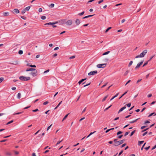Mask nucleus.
<instances>
[{
  "mask_svg": "<svg viewBox=\"0 0 156 156\" xmlns=\"http://www.w3.org/2000/svg\"><path fill=\"white\" fill-rule=\"evenodd\" d=\"M147 52V50H144L143 52L140 54V55H138L136 56L135 57V58H142L144 57V55L146 54Z\"/></svg>",
  "mask_w": 156,
  "mask_h": 156,
  "instance_id": "f257e3e1",
  "label": "nucleus"
},
{
  "mask_svg": "<svg viewBox=\"0 0 156 156\" xmlns=\"http://www.w3.org/2000/svg\"><path fill=\"white\" fill-rule=\"evenodd\" d=\"M20 79L22 81H28L30 79L29 77L21 76L19 77Z\"/></svg>",
  "mask_w": 156,
  "mask_h": 156,
  "instance_id": "f03ea898",
  "label": "nucleus"
},
{
  "mask_svg": "<svg viewBox=\"0 0 156 156\" xmlns=\"http://www.w3.org/2000/svg\"><path fill=\"white\" fill-rule=\"evenodd\" d=\"M106 64H98L97 65V67L98 68H104L105 67L106 65Z\"/></svg>",
  "mask_w": 156,
  "mask_h": 156,
  "instance_id": "7ed1b4c3",
  "label": "nucleus"
},
{
  "mask_svg": "<svg viewBox=\"0 0 156 156\" xmlns=\"http://www.w3.org/2000/svg\"><path fill=\"white\" fill-rule=\"evenodd\" d=\"M97 73V70L93 71H91L88 73V75L89 76H91L92 75H94L96 74Z\"/></svg>",
  "mask_w": 156,
  "mask_h": 156,
  "instance_id": "20e7f679",
  "label": "nucleus"
},
{
  "mask_svg": "<svg viewBox=\"0 0 156 156\" xmlns=\"http://www.w3.org/2000/svg\"><path fill=\"white\" fill-rule=\"evenodd\" d=\"M125 139H123L122 140H119L117 141V144L116 146H118V145H119L122 143H124V142L125 141Z\"/></svg>",
  "mask_w": 156,
  "mask_h": 156,
  "instance_id": "39448f33",
  "label": "nucleus"
},
{
  "mask_svg": "<svg viewBox=\"0 0 156 156\" xmlns=\"http://www.w3.org/2000/svg\"><path fill=\"white\" fill-rule=\"evenodd\" d=\"M144 60H143L142 61L138 63L135 67V69H137L139 68L140 67V66L142 64Z\"/></svg>",
  "mask_w": 156,
  "mask_h": 156,
  "instance_id": "423d86ee",
  "label": "nucleus"
},
{
  "mask_svg": "<svg viewBox=\"0 0 156 156\" xmlns=\"http://www.w3.org/2000/svg\"><path fill=\"white\" fill-rule=\"evenodd\" d=\"M37 70L34 71V72H31L30 74L33 76H35L37 75Z\"/></svg>",
  "mask_w": 156,
  "mask_h": 156,
  "instance_id": "0eeeda50",
  "label": "nucleus"
},
{
  "mask_svg": "<svg viewBox=\"0 0 156 156\" xmlns=\"http://www.w3.org/2000/svg\"><path fill=\"white\" fill-rule=\"evenodd\" d=\"M58 23V22H53V23L50 22V23H45L44 24V25H53L55 24H57Z\"/></svg>",
  "mask_w": 156,
  "mask_h": 156,
  "instance_id": "6e6552de",
  "label": "nucleus"
},
{
  "mask_svg": "<svg viewBox=\"0 0 156 156\" xmlns=\"http://www.w3.org/2000/svg\"><path fill=\"white\" fill-rule=\"evenodd\" d=\"M73 22L72 20H69L66 21V23L68 25H71L72 24Z\"/></svg>",
  "mask_w": 156,
  "mask_h": 156,
  "instance_id": "1a4fd4ad",
  "label": "nucleus"
},
{
  "mask_svg": "<svg viewBox=\"0 0 156 156\" xmlns=\"http://www.w3.org/2000/svg\"><path fill=\"white\" fill-rule=\"evenodd\" d=\"M20 12V11L19 10L16 9H15L13 10V13H19Z\"/></svg>",
  "mask_w": 156,
  "mask_h": 156,
  "instance_id": "9d476101",
  "label": "nucleus"
},
{
  "mask_svg": "<svg viewBox=\"0 0 156 156\" xmlns=\"http://www.w3.org/2000/svg\"><path fill=\"white\" fill-rule=\"evenodd\" d=\"M18 61L16 60L13 61L12 63H9L10 64L16 65L18 64Z\"/></svg>",
  "mask_w": 156,
  "mask_h": 156,
  "instance_id": "9b49d317",
  "label": "nucleus"
},
{
  "mask_svg": "<svg viewBox=\"0 0 156 156\" xmlns=\"http://www.w3.org/2000/svg\"><path fill=\"white\" fill-rule=\"evenodd\" d=\"M36 69L34 68H28L26 69V71H36Z\"/></svg>",
  "mask_w": 156,
  "mask_h": 156,
  "instance_id": "f8f14e48",
  "label": "nucleus"
},
{
  "mask_svg": "<svg viewBox=\"0 0 156 156\" xmlns=\"http://www.w3.org/2000/svg\"><path fill=\"white\" fill-rule=\"evenodd\" d=\"M126 108V106H124L122 108H121V109H120L118 112V113H119L121 112L123 110L125 109Z\"/></svg>",
  "mask_w": 156,
  "mask_h": 156,
  "instance_id": "ddd939ff",
  "label": "nucleus"
},
{
  "mask_svg": "<svg viewBox=\"0 0 156 156\" xmlns=\"http://www.w3.org/2000/svg\"><path fill=\"white\" fill-rule=\"evenodd\" d=\"M3 16H8L9 15V13L8 12H5L3 13Z\"/></svg>",
  "mask_w": 156,
  "mask_h": 156,
  "instance_id": "4468645a",
  "label": "nucleus"
},
{
  "mask_svg": "<svg viewBox=\"0 0 156 156\" xmlns=\"http://www.w3.org/2000/svg\"><path fill=\"white\" fill-rule=\"evenodd\" d=\"M75 23L77 25H79L80 23V20L78 19H77L75 21Z\"/></svg>",
  "mask_w": 156,
  "mask_h": 156,
  "instance_id": "2eb2a0df",
  "label": "nucleus"
},
{
  "mask_svg": "<svg viewBox=\"0 0 156 156\" xmlns=\"http://www.w3.org/2000/svg\"><path fill=\"white\" fill-rule=\"evenodd\" d=\"M59 22L62 24H64L66 23V20H61Z\"/></svg>",
  "mask_w": 156,
  "mask_h": 156,
  "instance_id": "dca6fc26",
  "label": "nucleus"
},
{
  "mask_svg": "<svg viewBox=\"0 0 156 156\" xmlns=\"http://www.w3.org/2000/svg\"><path fill=\"white\" fill-rule=\"evenodd\" d=\"M118 139H115L113 141L114 142L115 144H113V145L115 146H116V145H117V140Z\"/></svg>",
  "mask_w": 156,
  "mask_h": 156,
  "instance_id": "f3484780",
  "label": "nucleus"
},
{
  "mask_svg": "<svg viewBox=\"0 0 156 156\" xmlns=\"http://www.w3.org/2000/svg\"><path fill=\"white\" fill-rule=\"evenodd\" d=\"M27 66H28L30 67H31L35 68L36 67V66L35 65H30L29 64H27Z\"/></svg>",
  "mask_w": 156,
  "mask_h": 156,
  "instance_id": "a211bd4d",
  "label": "nucleus"
},
{
  "mask_svg": "<svg viewBox=\"0 0 156 156\" xmlns=\"http://www.w3.org/2000/svg\"><path fill=\"white\" fill-rule=\"evenodd\" d=\"M94 15H88V16H85V17H83V19H85V18H89V17H92V16H94Z\"/></svg>",
  "mask_w": 156,
  "mask_h": 156,
  "instance_id": "6ab92c4d",
  "label": "nucleus"
},
{
  "mask_svg": "<svg viewBox=\"0 0 156 156\" xmlns=\"http://www.w3.org/2000/svg\"><path fill=\"white\" fill-rule=\"evenodd\" d=\"M119 94V93H117L115 96H114V97H113L110 100V101H112V100H113V99H114Z\"/></svg>",
  "mask_w": 156,
  "mask_h": 156,
  "instance_id": "aec40b11",
  "label": "nucleus"
},
{
  "mask_svg": "<svg viewBox=\"0 0 156 156\" xmlns=\"http://www.w3.org/2000/svg\"><path fill=\"white\" fill-rule=\"evenodd\" d=\"M69 114V113L68 114L65 116V117L63 118V119L62 120V121H63L65 119H66V118H67V116H68Z\"/></svg>",
  "mask_w": 156,
  "mask_h": 156,
  "instance_id": "412c9836",
  "label": "nucleus"
},
{
  "mask_svg": "<svg viewBox=\"0 0 156 156\" xmlns=\"http://www.w3.org/2000/svg\"><path fill=\"white\" fill-rule=\"evenodd\" d=\"M140 118L131 121L129 122V123H133L134 122H136L138 119H139Z\"/></svg>",
  "mask_w": 156,
  "mask_h": 156,
  "instance_id": "4be33fe9",
  "label": "nucleus"
},
{
  "mask_svg": "<svg viewBox=\"0 0 156 156\" xmlns=\"http://www.w3.org/2000/svg\"><path fill=\"white\" fill-rule=\"evenodd\" d=\"M108 95H107L106 96H105L104 98L102 99V102H103L104 101H105L106 99L107 98V97H108Z\"/></svg>",
  "mask_w": 156,
  "mask_h": 156,
  "instance_id": "5701e85b",
  "label": "nucleus"
},
{
  "mask_svg": "<svg viewBox=\"0 0 156 156\" xmlns=\"http://www.w3.org/2000/svg\"><path fill=\"white\" fill-rule=\"evenodd\" d=\"M21 94L20 93H18L17 95V97L18 98L20 99L21 97Z\"/></svg>",
  "mask_w": 156,
  "mask_h": 156,
  "instance_id": "b1692460",
  "label": "nucleus"
},
{
  "mask_svg": "<svg viewBox=\"0 0 156 156\" xmlns=\"http://www.w3.org/2000/svg\"><path fill=\"white\" fill-rule=\"evenodd\" d=\"M85 12L84 11H83L82 12H81V13H79L78 14V15H79V16H82V15H83L84 13Z\"/></svg>",
  "mask_w": 156,
  "mask_h": 156,
  "instance_id": "393cba45",
  "label": "nucleus"
},
{
  "mask_svg": "<svg viewBox=\"0 0 156 156\" xmlns=\"http://www.w3.org/2000/svg\"><path fill=\"white\" fill-rule=\"evenodd\" d=\"M129 72V71L128 70H127L124 73V76H126L128 74V73Z\"/></svg>",
  "mask_w": 156,
  "mask_h": 156,
  "instance_id": "a878e982",
  "label": "nucleus"
},
{
  "mask_svg": "<svg viewBox=\"0 0 156 156\" xmlns=\"http://www.w3.org/2000/svg\"><path fill=\"white\" fill-rule=\"evenodd\" d=\"M62 101H60L59 103V104H58V105H57V106L55 108V109H57L58 107V106L60 105V104L62 103Z\"/></svg>",
  "mask_w": 156,
  "mask_h": 156,
  "instance_id": "bb28decb",
  "label": "nucleus"
},
{
  "mask_svg": "<svg viewBox=\"0 0 156 156\" xmlns=\"http://www.w3.org/2000/svg\"><path fill=\"white\" fill-rule=\"evenodd\" d=\"M30 7L29 6L26 7L24 9L26 11H28L30 8Z\"/></svg>",
  "mask_w": 156,
  "mask_h": 156,
  "instance_id": "cd10ccee",
  "label": "nucleus"
},
{
  "mask_svg": "<svg viewBox=\"0 0 156 156\" xmlns=\"http://www.w3.org/2000/svg\"><path fill=\"white\" fill-rule=\"evenodd\" d=\"M144 142V141H139L138 142V145H140L141 144H142Z\"/></svg>",
  "mask_w": 156,
  "mask_h": 156,
  "instance_id": "c85d7f7f",
  "label": "nucleus"
},
{
  "mask_svg": "<svg viewBox=\"0 0 156 156\" xmlns=\"http://www.w3.org/2000/svg\"><path fill=\"white\" fill-rule=\"evenodd\" d=\"M135 131H136V130H134V131H132L131 133V134L130 135V136H132L134 134V133H135Z\"/></svg>",
  "mask_w": 156,
  "mask_h": 156,
  "instance_id": "c756f323",
  "label": "nucleus"
},
{
  "mask_svg": "<svg viewBox=\"0 0 156 156\" xmlns=\"http://www.w3.org/2000/svg\"><path fill=\"white\" fill-rule=\"evenodd\" d=\"M133 63V62L132 61H131L128 64V67H129L132 65Z\"/></svg>",
  "mask_w": 156,
  "mask_h": 156,
  "instance_id": "7c9ffc66",
  "label": "nucleus"
},
{
  "mask_svg": "<svg viewBox=\"0 0 156 156\" xmlns=\"http://www.w3.org/2000/svg\"><path fill=\"white\" fill-rule=\"evenodd\" d=\"M112 28V27H109L106 30H105V33H107V32L108 31L110 30V29H111Z\"/></svg>",
  "mask_w": 156,
  "mask_h": 156,
  "instance_id": "2f4dec72",
  "label": "nucleus"
},
{
  "mask_svg": "<svg viewBox=\"0 0 156 156\" xmlns=\"http://www.w3.org/2000/svg\"><path fill=\"white\" fill-rule=\"evenodd\" d=\"M23 112H21L16 113H14V115H19V114H20L22 113Z\"/></svg>",
  "mask_w": 156,
  "mask_h": 156,
  "instance_id": "473e14b6",
  "label": "nucleus"
},
{
  "mask_svg": "<svg viewBox=\"0 0 156 156\" xmlns=\"http://www.w3.org/2000/svg\"><path fill=\"white\" fill-rule=\"evenodd\" d=\"M127 92V91L125 92L119 98V99H120L124 95H125Z\"/></svg>",
  "mask_w": 156,
  "mask_h": 156,
  "instance_id": "72a5a7b5",
  "label": "nucleus"
},
{
  "mask_svg": "<svg viewBox=\"0 0 156 156\" xmlns=\"http://www.w3.org/2000/svg\"><path fill=\"white\" fill-rule=\"evenodd\" d=\"M110 52V51H108L105 52L103 54V55H105L108 54Z\"/></svg>",
  "mask_w": 156,
  "mask_h": 156,
  "instance_id": "f704fd0d",
  "label": "nucleus"
},
{
  "mask_svg": "<svg viewBox=\"0 0 156 156\" xmlns=\"http://www.w3.org/2000/svg\"><path fill=\"white\" fill-rule=\"evenodd\" d=\"M154 56H155V55H153L151 57L150 59L148 61V62L150 61L152 59V58Z\"/></svg>",
  "mask_w": 156,
  "mask_h": 156,
  "instance_id": "c9c22d12",
  "label": "nucleus"
},
{
  "mask_svg": "<svg viewBox=\"0 0 156 156\" xmlns=\"http://www.w3.org/2000/svg\"><path fill=\"white\" fill-rule=\"evenodd\" d=\"M18 53L20 55H21L23 53V51L22 50H20L19 51Z\"/></svg>",
  "mask_w": 156,
  "mask_h": 156,
  "instance_id": "e433bc0d",
  "label": "nucleus"
},
{
  "mask_svg": "<svg viewBox=\"0 0 156 156\" xmlns=\"http://www.w3.org/2000/svg\"><path fill=\"white\" fill-rule=\"evenodd\" d=\"M148 62H149L148 61H147L146 62L144 63V64L143 65V67L144 66H146V65H147V64Z\"/></svg>",
  "mask_w": 156,
  "mask_h": 156,
  "instance_id": "4c0bfd02",
  "label": "nucleus"
},
{
  "mask_svg": "<svg viewBox=\"0 0 156 156\" xmlns=\"http://www.w3.org/2000/svg\"><path fill=\"white\" fill-rule=\"evenodd\" d=\"M4 80V78L3 77L0 78V83H1Z\"/></svg>",
  "mask_w": 156,
  "mask_h": 156,
  "instance_id": "58836bf2",
  "label": "nucleus"
},
{
  "mask_svg": "<svg viewBox=\"0 0 156 156\" xmlns=\"http://www.w3.org/2000/svg\"><path fill=\"white\" fill-rule=\"evenodd\" d=\"M13 122V120H11V121L7 122L6 124V125H9V124L12 123Z\"/></svg>",
  "mask_w": 156,
  "mask_h": 156,
  "instance_id": "ea45409f",
  "label": "nucleus"
},
{
  "mask_svg": "<svg viewBox=\"0 0 156 156\" xmlns=\"http://www.w3.org/2000/svg\"><path fill=\"white\" fill-rule=\"evenodd\" d=\"M131 103H129L128 104H126V105L128 107H130V106H131Z\"/></svg>",
  "mask_w": 156,
  "mask_h": 156,
  "instance_id": "a19ab883",
  "label": "nucleus"
},
{
  "mask_svg": "<svg viewBox=\"0 0 156 156\" xmlns=\"http://www.w3.org/2000/svg\"><path fill=\"white\" fill-rule=\"evenodd\" d=\"M122 132L121 131H119L117 133V135H119L120 134H122Z\"/></svg>",
  "mask_w": 156,
  "mask_h": 156,
  "instance_id": "79ce46f5",
  "label": "nucleus"
},
{
  "mask_svg": "<svg viewBox=\"0 0 156 156\" xmlns=\"http://www.w3.org/2000/svg\"><path fill=\"white\" fill-rule=\"evenodd\" d=\"M46 18V16H41V19L43 20H45V19Z\"/></svg>",
  "mask_w": 156,
  "mask_h": 156,
  "instance_id": "37998d69",
  "label": "nucleus"
},
{
  "mask_svg": "<svg viewBox=\"0 0 156 156\" xmlns=\"http://www.w3.org/2000/svg\"><path fill=\"white\" fill-rule=\"evenodd\" d=\"M129 133V132H126L124 135V136H126V135H128Z\"/></svg>",
  "mask_w": 156,
  "mask_h": 156,
  "instance_id": "c03bdc74",
  "label": "nucleus"
},
{
  "mask_svg": "<svg viewBox=\"0 0 156 156\" xmlns=\"http://www.w3.org/2000/svg\"><path fill=\"white\" fill-rule=\"evenodd\" d=\"M111 106H112V105H111L109 106L108 107L106 108L105 109L104 111H106L108 110V108H109Z\"/></svg>",
  "mask_w": 156,
  "mask_h": 156,
  "instance_id": "a18cd8bd",
  "label": "nucleus"
},
{
  "mask_svg": "<svg viewBox=\"0 0 156 156\" xmlns=\"http://www.w3.org/2000/svg\"><path fill=\"white\" fill-rule=\"evenodd\" d=\"M103 2H104L103 0H100V1H99L98 2V3L99 4H100L101 3Z\"/></svg>",
  "mask_w": 156,
  "mask_h": 156,
  "instance_id": "49530a36",
  "label": "nucleus"
},
{
  "mask_svg": "<svg viewBox=\"0 0 156 156\" xmlns=\"http://www.w3.org/2000/svg\"><path fill=\"white\" fill-rule=\"evenodd\" d=\"M150 146H149L148 147H145L144 148L146 150V151H147L150 148Z\"/></svg>",
  "mask_w": 156,
  "mask_h": 156,
  "instance_id": "de8ad7c7",
  "label": "nucleus"
},
{
  "mask_svg": "<svg viewBox=\"0 0 156 156\" xmlns=\"http://www.w3.org/2000/svg\"><path fill=\"white\" fill-rule=\"evenodd\" d=\"M75 57V55H73V56H72L70 57H69V59H71L74 58Z\"/></svg>",
  "mask_w": 156,
  "mask_h": 156,
  "instance_id": "09e8293b",
  "label": "nucleus"
},
{
  "mask_svg": "<svg viewBox=\"0 0 156 156\" xmlns=\"http://www.w3.org/2000/svg\"><path fill=\"white\" fill-rule=\"evenodd\" d=\"M48 103V101H45V102H44L43 103V105H46Z\"/></svg>",
  "mask_w": 156,
  "mask_h": 156,
  "instance_id": "8fccbe9b",
  "label": "nucleus"
},
{
  "mask_svg": "<svg viewBox=\"0 0 156 156\" xmlns=\"http://www.w3.org/2000/svg\"><path fill=\"white\" fill-rule=\"evenodd\" d=\"M52 124H51L50 126H49L47 128V130L48 131V130H49L51 128V126H52Z\"/></svg>",
  "mask_w": 156,
  "mask_h": 156,
  "instance_id": "3c124183",
  "label": "nucleus"
},
{
  "mask_svg": "<svg viewBox=\"0 0 156 156\" xmlns=\"http://www.w3.org/2000/svg\"><path fill=\"white\" fill-rule=\"evenodd\" d=\"M38 111V109L37 108L35 110H32V112H36Z\"/></svg>",
  "mask_w": 156,
  "mask_h": 156,
  "instance_id": "603ef678",
  "label": "nucleus"
},
{
  "mask_svg": "<svg viewBox=\"0 0 156 156\" xmlns=\"http://www.w3.org/2000/svg\"><path fill=\"white\" fill-rule=\"evenodd\" d=\"M26 12V10H25V9H23L22 11V13L23 14L24 13H25Z\"/></svg>",
  "mask_w": 156,
  "mask_h": 156,
  "instance_id": "864d4df0",
  "label": "nucleus"
},
{
  "mask_svg": "<svg viewBox=\"0 0 156 156\" xmlns=\"http://www.w3.org/2000/svg\"><path fill=\"white\" fill-rule=\"evenodd\" d=\"M123 136L122 135H120L119 136H118V138L119 139H121Z\"/></svg>",
  "mask_w": 156,
  "mask_h": 156,
  "instance_id": "5fc2aeb1",
  "label": "nucleus"
},
{
  "mask_svg": "<svg viewBox=\"0 0 156 156\" xmlns=\"http://www.w3.org/2000/svg\"><path fill=\"white\" fill-rule=\"evenodd\" d=\"M126 145V143L122 145L121 147L122 148L123 147H125Z\"/></svg>",
  "mask_w": 156,
  "mask_h": 156,
  "instance_id": "6e6d98bb",
  "label": "nucleus"
},
{
  "mask_svg": "<svg viewBox=\"0 0 156 156\" xmlns=\"http://www.w3.org/2000/svg\"><path fill=\"white\" fill-rule=\"evenodd\" d=\"M150 123V122L148 121V120H147V121H145V122H144V123Z\"/></svg>",
  "mask_w": 156,
  "mask_h": 156,
  "instance_id": "4d7b16f0",
  "label": "nucleus"
},
{
  "mask_svg": "<svg viewBox=\"0 0 156 156\" xmlns=\"http://www.w3.org/2000/svg\"><path fill=\"white\" fill-rule=\"evenodd\" d=\"M154 112L150 114L148 116V117H150L151 116H152L153 115H154Z\"/></svg>",
  "mask_w": 156,
  "mask_h": 156,
  "instance_id": "13d9d810",
  "label": "nucleus"
},
{
  "mask_svg": "<svg viewBox=\"0 0 156 156\" xmlns=\"http://www.w3.org/2000/svg\"><path fill=\"white\" fill-rule=\"evenodd\" d=\"M62 140H62L61 141H58L56 144V145L59 144L62 141Z\"/></svg>",
  "mask_w": 156,
  "mask_h": 156,
  "instance_id": "bf43d9fd",
  "label": "nucleus"
},
{
  "mask_svg": "<svg viewBox=\"0 0 156 156\" xmlns=\"http://www.w3.org/2000/svg\"><path fill=\"white\" fill-rule=\"evenodd\" d=\"M50 6L51 7H53L54 6V4L52 3L51 4Z\"/></svg>",
  "mask_w": 156,
  "mask_h": 156,
  "instance_id": "052dcab7",
  "label": "nucleus"
},
{
  "mask_svg": "<svg viewBox=\"0 0 156 156\" xmlns=\"http://www.w3.org/2000/svg\"><path fill=\"white\" fill-rule=\"evenodd\" d=\"M152 96V94H149L147 95V97H148V98H149L151 97Z\"/></svg>",
  "mask_w": 156,
  "mask_h": 156,
  "instance_id": "680f3d73",
  "label": "nucleus"
},
{
  "mask_svg": "<svg viewBox=\"0 0 156 156\" xmlns=\"http://www.w3.org/2000/svg\"><path fill=\"white\" fill-rule=\"evenodd\" d=\"M147 133V132H146L143 134V136H145Z\"/></svg>",
  "mask_w": 156,
  "mask_h": 156,
  "instance_id": "e2e57ef3",
  "label": "nucleus"
},
{
  "mask_svg": "<svg viewBox=\"0 0 156 156\" xmlns=\"http://www.w3.org/2000/svg\"><path fill=\"white\" fill-rule=\"evenodd\" d=\"M42 9L41 8H40L39 9L38 11L40 12H41L42 11Z\"/></svg>",
  "mask_w": 156,
  "mask_h": 156,
  "instance_id": "0e129e2a",
  "label": "nucleus"
},
{
  "mask_svg": "<svg viewBox=\"0 0 156 156\" xmlns=\"http://www.w3.org/2000/svg\"><path fill=\"white\" fill-rule=\"evenodd\" d=\"M87 78H85V79H81L80 81L82 82H83V81H84V80H86Z\"/></svg>",
  "mask_w": 156,
  "mask_h": 156,
  "instance_id": "69168bd1",
  "label": "nucleus"
},
{
  "mask_svg": "<svg viewBox=\"0 0 156 156\" xmlns=\"http://www.w3.org/2000/svg\"><path fill=\"white\" fill-rule=\"evenodd\" d=\"M156 103V101H153L152 102L151 104V105H152L154 104H155Z\"/></svg>",
  "mask_w": 156,
  "mask_h": 156,
  "instance_id": "338daca9",
  "label": "nucleus"
},
{
  "mask_svg": "<svg viewBox=\"0 0 156 156\" xmlns=\"http://www.w3.org/2000/svg\"><path fill=\"white\" fill-rule=\"evenodd\" d=\"M156 148V144L154 147H153L152 148V149L151 150H153V149H154L155 148Z\"/></svg>",
  "mask_w": 156,
  "mask_h": 156,
  "instance_id": "774afa93",
  "label": "nucleus"
}]
</instances>
